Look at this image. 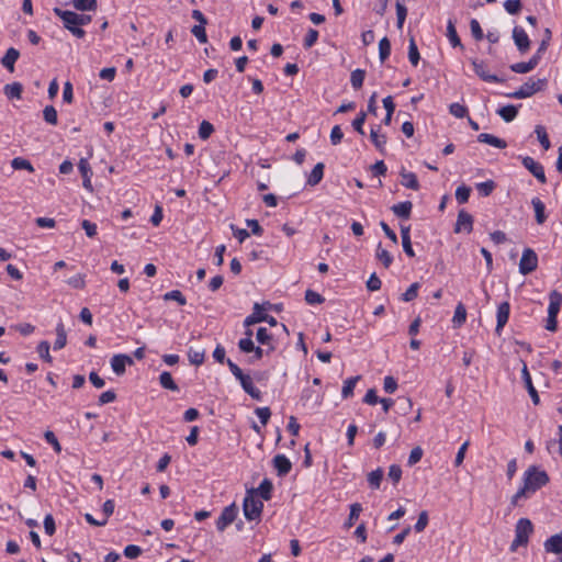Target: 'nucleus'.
<instances>
[{"label": "nucleus", "mask_w": 562, "mask_h": 562, "mask_svg": "<svg viewBox=\"0 0 562 562\" xmlns=\"http://www.w3.org/2000/svg\"><path fill=\"white\" fill-rule=\"evenodd\" d=\"M369 172L371 173V187L380 188L382 187V181L380 179L381 176L386 173V166L383 160H379L375 164L369 167Z\"/></svg>", "instance_id": "11"}, {"label": "nucleus", "mask_w": 562, "mask_h": 562, "mask_svg": "<svg viewBox=\"0 0 562 562\" xmlns=\"http://www.w3.org/2000/svg\"><path fill=\"white\" fill-rule=\"evenodd\" d=\"M159 383L166 390H169V391H172V392H178L179 391V386L173 381L171 373L168 372V371H164L159 375Z\"/></svg>", "instance_id": "30"}, {"label": "nucleus", "mask_w": 562, "mask_h": 562, "mask_svg": "<svg viewBox=\"0 0 562 562\" xmlns=\"http://www.w3.org/2000/svg\"><path fill=\"white\" fill-rule=\"evenodd\" d=\"M538 267V256L531 248H526L522 251L519 261V272L524 276L533 272Z\"/></svg>", "instance_id": "6"}, {"label": "nucleus", "mask_w": 562, "mask_h": 562, "mask_svg": "<svg viewBox=\"0 0 562 562\" xmlns=\"http://www.w3.org/2000/svg\"><path fill=\"white\" fill-rule=\"evenodd\" d=\"M471 188L465 184L459 186L456 190V199L459 204H464L469 201Z\"/></svg>", "instance_id": "44"}, {"label": "nucleus", "mask_w": 562, "mask_h": 562, "mask_svg": "<svg viewBox=\"0 0 562 562\" xmlns=\"http://www.w3.org/2000/svg\"><path fill=\"white\" fill-rule=\"evenodd\" d=\"M496 184L493 180H487L476 184V190L483 196H488L494 191Z\"/></svg>", "instance_id": "45"}, {"label": "nucleus", "mask_w": 562, "mask_h": 562, "mask_svg": "<svg viewBox=\"0 0 562 562\" xmlns=\"http://www.w3.org/2000/svg\"><path fill=\"white\" fill-rule=\"evenodd\" d=\"M133 364V358L124 353L114 355L111 359V368L113 372L119 376L125 373L126 366Z\"/></svg>", "instance_id": "8"}, {"label": "nucleus", "mask_w": 562, "mask_h": 562, "mask_svg": "<svg viewBox=\"0 0 562 562\" xmlns=\"http://www.w3.org/2000/svg\"><path fill=\"white\" fill-rule=\"evenodd\" d=\"M23 86L20 82H13L4 86V94L9 99H21Z\"/></svg>", "instance_id": "33"}, {"label": "nucleus", "mask_w": 562, "mask_h": 562, "mask_svg": "<svg viewBox=\"0 0 562 562\" xmlns=\"http://www.w3.org/2000/svg\"><path fill=\"white\" fill-rule=\"evenodd\" d=\"M205 25L206 24H198V25H194L192 29H191V33L196 37V40L204 44L207 42V36H206V32H205Z\"/></svg>", "instance_id": "53"}, {"label": "nucleus", "mask_w": 562, "mask_h": 562, "mask_svg": "<svg viewBox=\"0 0 562 562\" xmlns=\"http://www.w3.org/2000/svg\"><path fill=\"white\" fill-rule=\"evenodd\" d=\"M363 402L369 405H375L380 403L384 412H386V398H379L374 389L368 390L367 394L363 397Z\"/></svg>", "instance_id": "35"}, {"label": "nucleus", "mask_w": 562, "mask_h": 562, "mask_svg": "<svg viewBox=\"0 0 562 562\" xmlns=\"http://www.w3.org/2000/svg\"><path fill=\"white\" fill-rule=\"evenodd\" d=\"M237 513L238 508L236 507L235 504L226 506L222 510L220 517L216 520L217 530L221 532L224 531L227 528V526H229L235 520Z\"/></svg>", "instance_id": "7"}, {"label": "nucleus", "mask_w": 562, "mask_h": 562, "mask_svg": "<svg viewBox=\"0 0 562 562\" xmlns=\"http://www.w3.org/2000/svg\"><path fill=\"white\" fill-rule=\"evenodd\" d=\"M535 133L537 134L538 140L541 144V146L543 147V149L548 150L551 146V143H550V139H549V136L547 134L544 126L537 125Z\"/></svg>", "instance_id": "42"}, {"label": "nucleus", "mask_w": 562, "mask_h": 562, "mask_svg": "<svg viewBox=\"0 0 562 562\" xmlns=\"http://www.w3.org/2000/svg\"><path fill=\"white\" fill-rule=\"evenodd\" d=\"M449 111L453 116L458 119H463L468 114V109L458 102L451 103Z\"/></svg>", "instance_id": "55"}, {"label": "nucleus", "mask_w": 562, "mask_h": 562, "mask_svg": "<svg viewBox=\"0 0 562 562\" xmlns=\"http://www.w3.org/2000/svg\"><path fill=\"white\" fill-rule=\"evenodd\" d=\"M474 72L486 82H504V79L499 78L496 75H491L486 70V64L483 60L473 59L472 60Z\"/></svg>", "instance_id": "10"}, {"label": "nucleus", "mask_w": 562, "mask_h": 562, "mask_svg": "<svg viewBox=\"0 0 562 562\" xmlns=\"http://www.w3.org/2000/svg\"><path fill=\"white\" fill-rule=\"evenodd\" d=\"M256 339L259 344L261 345H267L271 341L272 337L271 335L268 333L267 328L265 327H260L258 328L257 330V334H256Z\"/></svg>", "instance_id": "63"}, {"label": "nucleus", "mask_w": 562, "mask_h": 562, "mask_svg": "<svg viewBox=\"0 0 562 562\" xmlns=\"http://www.w3.org/2000/svg\"><path fill=\"white\" fill-rule=\"evenodd\" d=\"M509 312H510V305L508 302H503L498 305L497 308V324L495 328V333L497 335H501V331L503 330L504 326L507 324L509 318Z\"/></svg>", "instance_id": "14"}, {"label": "nucleus", "mask_w": 562, "mask_h": 562, "mask_svg": "<svg viewBox=\"0 0 562 562\" xmlns=\"http://www.w3.org/2000/svg\"><path fill=\"white\" fill-rule=\"evenodd\" d=\"M188 358L191 364L201 366L204 362L205 350L202 348H189Z\"/></svg>", "instance_id": "34"}, {"label": "nucleus", "mask_w": 562, "mask_h": 562, "mask_svg": "<svg viewBox=\"0 0 562 562\" xmlns=\"http://www.w3.org/2000/svg\"><path fill=\"white\" fill-rule=\"evenodd\" d=\"M44 438L45 440L52 445L53 449L59 453L61 451V446L57 439V437L55 436V434L50 430H46L45 434H44Z\"/></svg>", "instance_id": "59"}, {"label": "nucleus", "mask_w": 562, "mask_h": 562, "mask_svg": "<svg viewBox=\"0 0 562 562\" xmlns=\"http://www.w3.org/2000/svg\"><path fill=\"white\" fill-rule=\"evenodd\" d=\"M396 15H397V26L398 29H402L403 26V23L406 19V15H407V9L406 7L404 5L403 3V0L402 1H396Z\"/></svg>", "instance_id": "52"}, {"label": "nucleus", "mask_w": 562, "mask_h": 562, "mask_svg": "<svg viewBox=\"0 0 562 562\" xmlns=\"http://www.w3.org/2000/svg\"><path fill=\"white\" fill-rule=\"evenodd\" d=\"M401 183L405 188L412 189V190H418L419 189V182L414 172L406 171L404 168L401 171Z\"/></svg>", "instance_id": "25"}, {"label": "nucleus", "mask_w": 562, "mask_h": 562, "mask_svg": "<svg viewBox=\"0 0 562 562\" xmlns=\"http://www.w3.org/2000/svg\"><path fill=\"white\" fill-rule=\"evenodd\" d=\"M513 40L515 42V45L517 46V49L525 54L530 48V40L525 32V30L520 26H515L513 30Z\"/></svg>", "instance_id": "9"}, {"label": "nucleus", "mask_w": 562, "mask_h": 562, "mask_svg": "<svg viewBox=\"0 0 562 562\" xmlns=\"http://www.w3.org/2000/svg\"><path fill=\"white\" fill-rule=\"evenodd\" d=\"M547 85V79H538L533 81L529 79L526 81L518 90L506 94L508 98L513 99H525L533 95L536 92L541 91Z\"/></svg>", "instance_id": "5"}, {"label": "nucleus", "mask_w": 562, "mask_h": 562, "mask_svg": "<svg viewBox=\"0 0 562 562\" xmlns=\"http://www.w3.org/2000/svg\"><path fill=\"white\" fill-rule=\"evenodd\" d=\"M427 525H428V513L426 510H423L419 514L418 519L414 526L415 531L416 532L424 531V529L427 527Z\"/></svg>", "instance_id": "62"}, {"label": "nucleus", "mask_w": 562, "mask_h": 562, "mask_svg": "<svg viewBox=\"0 0 562 562\" xmlns=\"http://www.w3.org/2000/svg\"><path fill=\"white\" fill-rule=\"evenodd\" d=\"M470 29H471V33H472V36L474 37V40H476V41L483 40V37H484L483 30L477 20H475V19L471 20Z\"/></svg>", "instance_id": "60"}, {"label": "nucleus", "mask_w": 562, "mask_h": 562, "mask_svg": "<svg viewBox=\"0 0 562 562\" xmlns=\"http://www.w3.org/2000/svg\"><path fill=\"white\" fill-rule=\"evenodd\" d=\"M391 408L395 414L405 416L412 409V401L405 396L398 397L394 402L389 400V409Z\"/></svg>", "instance_id": "13"}, {"label": "nucleus", "mask_w": 562, "mask_h": 562, "mask_svg": "<svg viewBox=\"0 0 562 562\" xmlns=\"http://www.w3.org/2000/svg\"><path fill=\"white\" fill-rule=\"evenodd\" d=\"M544 549L547 552H552L555 554L562 553V533H557L551 536L544 542Z\"/></svg>", "instance_id": "21"}, {"label": "nucleus", "mask_w": 562, "mask_h": 562, "mask_svg": "<svg viewBox=\"0 0 562 562\" xmlns=\"http://www.w3.org/2000/svg\"><path fill=\"white\" fill-rule=\"evenodd\" d=\"M524 366H522V369H521V375H522V380H524V383H525V386L532 400V403L535 405H538L540 403V398H539V395H538V392L536 390V387L533 386L532 384V381H531V376H530V373L528 371V368H527V364L525 362H522Z\"/></svg>", "instance_id": "17"}, {"label": "nucleus", "mask_w": 562, "mask_h": 562, "mask_svg": "<svg viewBox=\"0 0 562 562\" xmlns=\"http://www.w3.org/2000/svg\"><path fill=\"white\" fill-rule=\"evenodd\" d=\"M262 509H263V503H262V501L255 497V490L248 491L244 498V504H243V510H244L245 517L248 520H258V519H260Z\"/></svg>", "instance_id": "4"}, {"label": "nucleus", "mask_w": 562, "mask_h": 562, "mask_svg": "<svg viewBox=\"0 0 562 562\" xmlns=\"http://www.w3.org/2000/svg\"><path fill=\"white\" fill-rule=\"evenodd\" d=\"M49 344L46 340L41 341L37 345V352L40 357L45 360L46 362H52V357L49 355Z\"/></svg>", "instance_id": "54"}, {"label": "nucleus", "mask_w": 562, "mask_h": 562, "mask_svg": "<svg viewBox=\"0 0 562 562\" xmlns=\"http://www.w3.org/2000/svg\"><path fill=\"white\" fill-rule=\"evenodd\" d=\"M467 319V310L462 303H459L456 307L454 315L452 318L454 327H460Z\"/></svg>", "instance_id": "39"}, {"label": "nucleus", "mask_w": 562, "mask_h": 562, "mask_svg": "<svg viewBox=\"0 0 562 562\" xmlns=\"http://www.w3.org/2000/svg\"><path fill=\"white\" fill-rule=\"evenodd\" d=\"M164 299L166 301H169V300L176 301L180 305H186L187 304V300H186L184 295L179 290H172L170 292H167L164 295Z\"/></svg>", "instance_id": "56"}, {"label": "nucleus", "mask_w": 562, "mask_h": 562, "mask_svg": "<svg viewBox=\"0 0 562 562\" xmlns=\"http://www.w3.org/2000/svg\"><path fill=\"white\" fill-rule=\"evenodd\" d=\"M522 166L529 170L533 176L540 173L543 167L537 162L533 158L526 156L521 159Z\"/></svg>", "instance_id": "40"}, {"label": "nucleus", "mask_w": 562, "mask_h": 562, "mask_svg": "<svg viewBox=\"0 0 562 562\" xmlns=\"http://www.w3.org/2000/svg\"><path fill=\"white\" fill-rule=\"evenodd\" d=\"M238 348L245 353H249L255 350V344L249 337L241 338L238 341Z\"/></svg>", "instance_id": "64"}, {"label": "nucleus", "mask_w": 562, "mask_h": 562, "mask_svg": "<svg viewBox=\"0 0 562 562\" xmlns=\"http://www.w3.org/2000/svg\"><path fill=\"white\" fill-rule=\"evenodd\" d=\"M533 531V526L528 518H520L515 527V539L510 544V550L515 551L518 547L527 546L529 536Z\"/></svg>", "instance_id": "3"}, {"label": "nucleus", "mask_w": 562, "mask_h": 562, "mask_svg": "<svg viewBox=\"0 0 562 562\" xmlns=\"http://www.w3.org/2000/svg\"><path fill=\"white\" fill-rule=\"evenodd\" d=\"M317 40H318V31H316L314 29H310L304 38V47L311 48L312 46L315 45Z\"/></svg>", "instance_id": "61"}, {"label": "nucleus", "mask_w": 562, "mask_h": 562, "mask_svg": "<svg viewBox=\"0 0 562 562\" xmlns=\"http://www.w3.org/2000/svg\"><path fill=\"white\" fill-rule=\"evenodd\" d=\"M361 510H362L361 505L358 503H355L350 506V514H349L348 520L345 524L347 528H350L353 526L356 520L359 518Z\"/></svg>", "instance_id": "47"}, {"label": "nucleus", "mask_w": 562, "mask_h": 562, "mask_svg": "<svg viewBox=\"0 0 562 562\" xmlns=\"http://www.w3.org/2000/svg\"><path fill=\"white\" fill-rule=\"evenodd\" d=\"M78 168L83 178V182H82L83 187L87 190L92 191V184H91L92 170H91V167H90L88 160L86 158H81L79 160Z\"/></svg>", "instance_id": "19"}, {"label": "nucleus", "mask_w": 562, "mask_h": 562, "mask_svg": "<svg viewBox=\"0 0 562 562\" xmlns=\"http://www.w3.org/2000/svg\"><path fill=\"white\" fill-rule=\"evenodd\" d=\"M504 8L509 14H518L521 10V2L520 0H506Z\"/></svg>", "instance_id": "57"}, {"label": "nucleus", "mask_w": 562, "mask_h": 562, "mask_svg": "<svg viewBox=\"0 0 562 562\" xmlns=\"http://www.w3.org/2000/svg\"><path fill=\"white\" fill-rule=\"evenodd\" d=\"M305 301L307 304H311V305L321 304L324 302V297L319 293H317L313 290H307L305 292Z\"/></svg>", "instance_id": "58"}, {"label": "nucleus", "mask_w": 562, "mask_h": 562, "mask_svg": "<svg viewBox=\"0 0 562 562\" xmlns=\"http://www.w3.org/2000/svg\"><path fill=\"white\" fill-rule=\"evenodd\" d=\"M549 299L550 303L548 307V315L558 317L562 304V294L559 291L553 290L550 292Z\"/></svg>", "instance_id": "20"}, {"label": "nucleus", "mask_w": 562, "mask_h": 562, "mask_svg": "<svg viewBox=\"0 0 562 562\" xmlns=\"http://www.w3.org/2000/svg\"><path fill=\"white\" fill-rule=\"evenodd\" d=\"M384 471L382 468H378L368 475V482L372 488H378L383 480Z\"/></svg>", "instance_id": "41"}, {"label": "nucleus", "mask_w": 562, "mask_h": 562, "mask_svg": "<svg viewBox=\"0 0 562 562\" xmlns=\"http://www.w3.org/2000/svg\"><path fill=\"white\" fill-rule=\"evenodd\" d=\"M43 116L46 123L56 125L58 122L57 111L53 105H46L43 110Z\"/></svg>", "instance_id": "46"}, {"label": "nucleus", "mask_w": 562, "mask_h": 562, "mask_svg": "<svg viewBox=\"0 0 562 562\" xmlns=\"http://www.w3.org/2000/svg\"><path fill=\"white\" fill-rule=\"evenodd\" d=\"M413 204L411 201H404L397 204H394L391 210L401 218H409L412 213Z\"/></svg>", "instance_id": "26"}, {"label": "nucleus", "mask_w": 562, "mask_h": 562, "mask_svg": "<svg viewBox=\"0 0 562 562\" xmlns=\"http://www.w3.org/2000/svg\"><path fill=\"white\" fill-rule=\"evenodd\" d=\"M272 462L279 476H285L292 469L290 460L284 454H277Z\"/></svg>", "instance_id": "18"}, {"label": "nucleus", "mask_w": 562, "mask_h": 562, "mask_svg": "<svg viewBox=\"0 0 562 562\" xmlns=\"http://www.w3.org/2000/svg\"><path fill=\"white\" fill-rule=\"evenodd\" d=\"M254 312L252 314L248 315L244 321L245 327H250L251 325H255L257 323L263 322V319H267L266 313H265V306L259 303L254 304Z\"/></svg>", "instance_id": "16"}, {"label": "nucleus", "mask_w": 562, "mask_h": 562, "mask_svg": "<svg viewBox=\"0 0 562 562\" xmlns=\"http://www.w3.org/2000/svg\"><path fill=\"white\" fill-rule=\"evenodd\" d=\"M364 80V71L361 69H356L351 72L350 82L355 89H359L362 87Z\"/></svg>", "instance_id": "50"}, {"label": "nucleus", "mask_w": 562, "mask_h": 562, "mask_svg": "<svg viewBox=\"0 0 562 562\" xmlns=\"http://www.w3.org/2000/svg\"><path fill=\"white\" fill-rule=\"evenodd\" d=\"M11 167L14 169V170H27L30 172H33L34 171V168L32 166V164L27 160V159H24L22 157H15L12 159L11 161Z\"/></svg>", "instance_id": "43"}, {"label": "nucleus", "mask_w": 562, "mask_h": 562, "mask_svg": "<svg viewBox=\"0 0 562 562\" xmlns=\"http://www.w3.org/2000/svg\"><path fill=\"white\" fill-rule=\"evenodd\" d=\"M408 59L413 66H417L420 56L415 41L412 38L408 47Z\"/></svg>", "instance_id": "49"}, {"label": "nucleus", "mask_w": 562, "mask_h": 562, "mask_svg": "<svg viewBox=\"0 0 562 562\" xmlns=\"http://www.w3.org/2000/svg\"><path fill=\"white\" fill-rule=\"evenodd\" d=\"M56 340L54 342V349L59 350L63 349L67 344V333L65 326L61 322H59L56 326Z\"/></svg>", "instance_id": "29"}, {"label": "nucleus", "mask_w": 562, "mask_h": 562, "mask_svg": "<svg viewBox=\"0 0 562 562\" xmlns=\"http://www.w3.org/2000/svg\"><path fill=\"white\" fill-rule=\"evenodd\" d=\"M548 483L549 475L546 471L539 470L535 465L529 467L524 474V485L513 495L510 505L513 507L519 506L521 499L529 498L531 494L536 493Z\"/></svg>", "instance_id": "1"}, {"label": "nucleus", "mask_w": 562, "mask_h": 562, "mask_svg": "<svg viewBox=\"0 0 562 562\" xmlns=\"http://www.w3.org/2000/svg\"><path fill=\"white\" fill-rule=\"evenodd\" d=\"M497 113L505 122H512L516 119L518 109L515 105L508 104L498 109Z\"/></svg>", "instance_id": "31"}, {"label": "nucleus", "mask_w": 562, "mask_h": 562, "mask_svg": "<svg viewBox=\"0 0 562 562\" xmlns=\"http://www.w3.org/2000/svg\"><path fill=\"white\" fill-rule=\"evenodd\" d=\"M461 229H464L467 233H471L473 229V217L464 210L458 213L454 232L459 233Z\"/></svg>", "instance_id": "15"}, {"label": "nucleus", "mask_w": 562, "mask_h": 562, "mask_svg": "<svg viewBox=\"0 0 562 562\" xmlns=\"http://www.w3.org/2000/svg\"><path fill=\"white\" fill-rule=\"evenodd\" d=\"M324 168H325V166L323 162H318L314 166V168L312 169V171L307 178L308 186L314 187L322 181V179L324 177Z\"/></svg>", "instance_id": "28"}, {"label": "nucleus", "mask_w": 562, "mask_h": 562, "mask_svg": "<svg viewBox=\"0 0 562 562\" xmlns=\"http://www.w3.org/2000/svg\"><path fill=\"white\" fill-rule=\"evenodd\" d=\"M537 67V57H531L528 61H520L509 66L516 74H527Z\"/></svg>", "instance_id": "22"}, {"label": "nucleus", "mask_w": 562, "mask_h": 562, "mask_svg": "<svg viewBox=\"0 0 562 562\" xmlns=\"http://www.w3.org/2000/svg\"><path fill=\"white\" fill-rule=\"evenodd\" d=\"M214 132V126L207 122V121H202V123L200 124L199 126V137L201 139H207L212 133Z\"/></svg>", "instance_id": "51"}, {"label": "nucleus", "mask_w": 562, "mask_h": 562, "mask_svg": "<svg viewBox=\"0 0 562 562\" xmlns=\"http://www.w3.org/2000/svg\"><path fill=\"white\" fill-rule=\"evenodd\" d=\"M227 366L231 373L239 381L243 390L254 400L260 401L261 392L254 385L251 376L249 374H245L243 370L231 359L227 360Z\"/></svg>", "instance_id": "2"}, {"label": "nucleus", "mask_w": 562, "mask_h": 562, "mask_svg": "<svg viewBox=\"0 0 562 562\" xmlns=\"http://www.w3.org/2000/svg\"><path fill=\"white\" fill-rule=\"evenodd\" d=\"M477 140L480 143H485V144H488L491 146H494L496 148H505L507 146V143L502 139V138H498L492 134H487V133H482L477 136Z\"/></svg>", "instance_id": "27"}, {"label": "nucleus", "mask_w": 562, "mask_h": 562, "mask_svg": "<svg viewBox=\"0 0 562 562\" xmlns=\"http://www.w3.org/2000/svg\"><path fill=\"white\" fill-rule=\"evenodd\" d=\"M20 57V52L14 47H10L1 59V64L9 70H14V64Z\"/></svg>", "instance_id": "23"}, {"label": "nucleus", "mask_w": 562, "mask_h": 562, "mask_svg": "<svg viewBox=\"0 0 562 562\" xmlns=\"http://www.w3.org/2000/svg\"><path fill=\"white\" fill-rule=\"evenodd\" d=\"M359 380H360V375H357V376L349 378L345 381L342 390H341V396L344 398H348L353 395V390Z\"/></svg>", "instance_id": "38"}, {"label": "nucleus", "mask_w": 562, "mask_h": 562, "mask_svg": "<svg viewBox=\"0 0 562 562\" xmlns=\"http://www.w3.org/2000/svg\"><path fill=\"white\" fill-rule=\"evenodd\" d=\"M272 490H273V485H272L271 481L268 479H265L259 484L258 488L255 490V493H259V495L261 496L262 499L269 501L272 496Z\"/></svg>", "instance_id": "32"}, {"label": "nucleus", "mask_w": 562, "mask_h": 562, "mask_svg": "<svg viewBox=\"0 0 562 562\" xmlns=\"http://www.w3.org/2000/svg\"><path fill=\"white\" fill-rule=\"evenodd\" d=\"M447 36H448V38H449V41H450V43H451V45L453 47L459 46V47L463 48L461 40H460V37H459L458 33H457L454 23L451 20L448 21Z\"/></svg>", "instance_id": "37"}, {"label": "nucleus", "mask_w": 562, "mask_h": 562, "mask_svg": "<svg viewBox=\"0 0 562 562\" xmlns=\"http://www.w3.org/2000/svg\"><path fill=\"white\" fill-rule=\"evenodd\" d=\"M531 204L535 210V217L537 224L542 225L547 221L544 203L539 198H533L531 200Z\"/></svg>", "instance_id": "24"}, {"label": "nucleus", "mask_w": 562, "mask_h": 562, "mask_svg": "<svg viewBox=\"0 0 562 562\" xmlns=\"http://www.w3.org/2000/svg\"><path fill=\"white\" fill-rule=\"evenodd\" d=\"M74 7L80 11H92L97 9V0H74Z\"/></svg>", "instance_id": "48"}, {"label": "nucleus", "mask_w": 562, "mask_h": 562, "mask_svg": "<svg viewBox=\"0 0 562 562\" xmlns=\"http://www.w3.org/2000/svg\"><path fill=\"white\" fill-rule=\"evenodd\" d=\"M53 12L63 20L64 26L70 31L71 27L78 25V13L68 11V10H61L60 8H54Z\"/></svg>", "instance_id": "12"}, {"label": "nucleus", "mask_w": 562, "mask_h": 562, "mask_svg": "<svg viewBox=\"0 0 562 562\" xmlns=\"http://www.w3.org/2000/svg\"><path fill=\"white\" fill-rule=\"evenodd\" d=\"M381 125L371 127L370 138L378 149L383 151V145L385 144V136L380 134Z\"/></svg>", "instance_id": "36"}]
</instances>
